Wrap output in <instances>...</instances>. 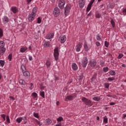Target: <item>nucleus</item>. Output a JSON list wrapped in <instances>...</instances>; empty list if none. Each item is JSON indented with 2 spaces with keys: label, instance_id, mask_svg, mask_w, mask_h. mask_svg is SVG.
I'll return each instance as SVG.
<instances>
[{
  "label": "nucleus",
  "instance_id": "1",
  "mask_svg": "<svg viewBox=\"0 0 126 126\" xmlns=\"http://www.w3.org/2000/svg\"><path fill=\"white\" fill-rule=\"evenodd\" d=\"M82 101H83V102H84L85 104L87 105V106H90V107H91V106H92V105H93L92 104V102H91V100L88 99V98H87L86 97H83L82 99Z\"/></svg>",
  "mask_w": 126,
  "mask_h": 126
},
{
  "label": "nucleus",
  "instance_id": "2",
  "mask_svg": "<svg viewBox=\"0 0 126 126\" xmlns=\"http://www.w3.org/2000/svg\"><path fill=\"white\" fill-rule=\"evenodd\" d=\"M54 56L55 58L56 61H58L59 60V56L60 53H59V47H56L54 50Z\"/></svg>",
  "mask_w": 126,
  "mask_h": 126
},
{
  "label": "nucleus",
  "instance_id": "3",
  "mask_svg": "<svg viewBox=\"0 0 126 126\" xmlns=\"http://www.w3.org/2000/svg\"><path fill=\"white\" fill-rule=\"evenodd\" d=\"M87 63H88V59L87 57H84L82 61V66L83 67H86Z\"/></svg>",
  "mask_w": 126,
  "mask_h": 126
},
{
  "label": "nucleus",
  "instance_id": "4",
  "mask_svg": "<svg viewBox=\"0 0 126 126\" xmlns=\"http://www.w3.org/2000/svg\"><path fill=\"white\" fill-rule=\"evenodd\" d=\"M59 41L61 44H63L66 41V37L64 35H61L59 37Z\"/></svg>",
  "mask_w": 126,
  "mask_h": 126
},
{
  "label": "nucleus",
  "instance_id": "5",
  "mask_svg": "<svg viewBox=\"0 0 126 126\" xmlns=\"http://www.w3.org/2000/svg\"><path fill=\"white\" fill-rule=\"evenodd\" d=\"M60 9L58 8V7L55 8L53 11V14L54 16H55L56 17H58V16L60 15Z\"/></svg>",
  "mask_w": 126,
  "mask_h": 126
},
{
  "label": "nucleus",
  "instance_id": "6",
  "mask_svg": "<svg viewBox=\"0 0 126 126\" xmlns=\"http://www.w3.org/2000/svg\"><path fill=\"white\" fill-rule=\"evenodd\" d=\"M23 74L26 79H28V78H30V72L28 71L23 72Z\"/></svg>",
  "mask_w": 126,
  "mask_h": 126
},
{
  "label": "nucleus",
  "instance_id": "7",
  "mask_svg": "<svg viewBox=\"0 0 126 126\" xmlns=\"http://www.w3.org/2000/svg\"><path fill=\"white\" fill-rule=\"evenodd\" d=\"M94 1H95V0H91L90 3L88 4V7L87 8V11H88V12L90 10V9H91L92 4L94 3Z\"/></svg>",
  "mask_w": 126,
  "mask_h": 126
},
{
  "label": "nucleus",
  "instance_id": "8",
  "mask_svg": "<svg viewBox=\"0 0 126 126\" xmlns=\"http://www.w3.org/2000/svg\"><path fill=\"white\" fill-rule=\"evenodd\" d=\"M97 64V62L95 60H91L90 63V65L92 67H95V65Z\"/></svg>",
  "mask_w": 126,
  "mask_h": 126
},
{
  "label": "nucleus",
  "instance_id": "9",
  "mask_svg": "<svg viewBox=\"0 0 126 126\" xmlns=\"http://www.w3.org/2000/svg\"><path fill=\"white\" fill-rule=\"evenodd\" d=\"M82 48V43H79L76 46V52H80V49Z\"/></svg>",
  "mask_w": 126,
  "mask_h": 126
},
{
  "label": "nucleus",
  "instance_id": "10",
  "mask_svg": "<svg viewBox=\"0 0 126 126\" xmlns=\"http://www.w3.org/2000/svg\"><path fill=\"white\" fill-rule=\"evenodd\" d=\"M36 16H34L33 15H32V14H31L29 15V17H28V20L30 22H32V21H33V20H34V18Z\"/></svg>",
  "mask_w": 126,
  "mask_h": 126
},
{
  "label": "nucleus",
  "instance_id": "11",
  "mask_svg": "<svg viewBox=\"0 0 126 126\" xmlns=\"http://www.w3.org/2000/svg\"><path fill=\"white\" fill-rule=\"evenodd\" d=\"M69 9H70V7L68 5H66L64 8V14L65 15H67V13L69 12Z\"/></svg>",
  "mask_w": 126,
  "mask_h": 126
},
{
  "label": "nucleus",
  "instance_id": "12",
  "mask_svg": "<svg viewBox=\"0 0 126 126\" xmlns=\"http://www.w3.org/2000/svg\"><path fill=\"white\" fill-rule=\"evenodd\" d=\"M54 33H50L46 35V39H47L48 40H50V39H52V38L54 37Z\"/></svg>",
  "mask_w": 126,
  "mask_h": 126
},
{
  "label": "nucleus",
  "instance_id": "13",
  "mask_svg": "<svg viewBox=\"0 0 126 126\" xmlns=\"http://www.w3.org/2000/svg\"><path fill=\"white\" fill-rule=\"evenodd\" d=\"M115 7V4L113 3H109L107 6V8L109 9V8L113 9Z\"/></svg>",
  "mask_w": 126,
  "mask_h": 126
},
{
  "label": "nucleus",
  "instance_id": "14",
  "mask_svg": "<svg viewBox=\"0 0 126 126\" xmlns=\"http://www.w3.org/2000/svg\"><path fill=\"white\" fill-rule=\"evenodd\" d=\"M9 21V19H8V17L6 16H4V18L3 19V23L6 24L8 23V22Z\"/></svg>",
  "mask_w": 126,
  "mask_h": 126
},
{
  "label": "nucleus",
  "instance_id": "15",
  "mask_svg": "<svg viewBox=\"0 0 126 126\" xmlns=\"http://www.w3.org/2000/svg\"><path fill=\"white\" fill-rule=\"evenodd\" d=\"M72 68L73 70H76L77 69H78V67L77 66V65L76 64V63H73L72 64Z\"/></svg>",
  "mask_w": 126,
  "mask_h": 126
},
{
  "label": "nucleus",
  "instance_id": "16",
  "mask_svg": "<svg viewBox=\"0 0 126 126\" xmlns=\"http://www.w3.org/2000/svg\"><path fill=\"white\" fill-rule=\"evenodd\" d=\"M11 10L13 12V13H16L18 12V9L16 7H12L11 8Z\"/></svg>",
  "mask_w": 126,
  "mask_h": 126
},
{
  "label": "nucleus",
  "instance_id": "17",
  "mask_svg": "<svg viewBox=\"0 0 126 126\" xmlns=\"http://www.w3.org/2000/svg\"><path fill=\"white\" fill-rule=\"evenodd\" d=\"M21 69L22 70V72H25V71H27V69H26V67L24 64H22L21 66Z\"/></svg>",
  "mask_w": 126,
  "mask_h": 126
},
{
  "label": "nucleus",
  "instance_id": "18",
  "mask_svg": "<svg viewBox=\"0 0 126 126\" xmlns=\"http://www.w3.org/2000/svg\"><path fill=\"white\" fill-rule=\"evenodd\" d=\"M19 83H20V84H21L22 85H24V86H23V87L24 88H25L26 87H25V85L26 84L25 81H23V80H20Z\"/></svg>",
  "mask_w": 126,
  "mask_h": 126
},
{
  "label": "nucleus",
  "instance_id": "19",
  "mask_svg": "<svg viewBox=\"0 0 126 126\" xmlns=\"http://www.w3.org/2000/svg\"><path fill=\"white\" fill-rule=\"evenodd\" d=\"M36 12H37V8L36 7H34L32 9V11L31 13V14L32 15H34V16H36Z\"/></svg>",
  "mask_w": 126,
  "mask_h": 126
},
{
  "label": "nucleus",
  "instance_id": "20",
  "mask_svg": "<svg viewBox=\"0 0 126 126\" xmlns=\"http://www.w3.org/2000/svg\"><path fill=\"white\" fill-rule=\"evenodd\" d=\"M84 47L86 52H88V51H89V47H88V45H87L86 42L84 43Z\"/></svg>",
  "mask_w": 126,
  "mask_h": 126
},
{
  "label": "nucleus",
  "instance_id": "21",
  "mask_svg": "<svg viewBox=\"0 0 126 126\" xmlns=\"http://www.w3.org/2000/svg\"><path fill=\"white\" fill-rule=\"evenodd\" d=\"M50 46H51V45L50 44V41L45 42L44 44V47H45V48H48V47H50Z\"/></svg>",
  "mask_w": 126,
  "mask_h": 126
},
{
  "label": "nucleus",
  "instance_id": "22",
  "mask_svg": "<svg viewBox=\"0 0 126 126\" xmlns=\"http://www.w3.org/2000/svg\"><path fill=\"white\" fill-rule=\"evenodd\" d=\"M0 55H3L5 53L6 49L5 48H0Z\"/></svg>",
  "mask_w": 126,
  "mask_h": 126
},
{
  "label": "nucleus",
  "instance_id": "23",
  "mask_svg": "<svg viewBox=\"0 0 126 126\" xmlns=\"http://www.w3.org/2000/svg\"><path fill=\"white\" fill-rule=\"evenodd\" d=\"M72 98H73V96H72V95L67 96L65 98V101H67V100L71 101L72 100Z\"/></svg>",
  "mask_w": 126,
  "mask_h": 126
},
{
  "label": "nucleus",
  "instance_id": "24",
  "mask_svg": "<svg viewBox=\"0 0 126 126\" xmlns=\"http://www.w3.org/2000/svg\"><path fill=\"white\" fill-rule=\"evenodd\" d=\"M96 78H97V73H95L94 75L92 77L91 80L92 82H93L95 80V79H96Z\"/></svg>",
  "mask_w": 126,
  "mask_h": 126
},
{
  "label": "nucleus",
  "instance_id": "25",
  "mask_svg": "<svg viewBox=\"0 0 126 126\" xmlns=\"http://www.w3.org/2000/svg\"><path fill=\"white\" fill-rule=\"evenodd\" d=\"M4 45H5L4 42L2 41H0V49L4 48Z\"/></svg>",
  "mask_w": 126,
  "mask_h": 126
},
{
  "label": "nucleus",
  "instance_id": "26",
  "mask_svg": "<svg viewBox=\"0 0 126 126\" xmlns=\"http://www.w3.org/2000/svg\"><path fill=\"white\" fill-rule=\"evenodd\" d=\"M28 48L26 47H22L20 49V52L21 53H24Z\"/></svg>",
  "mask_w": 126,
  "mask_h": 126
},
{
  "label": "nucleus",
  "instance_id": "27",
  "mask_svg": "<svg viewBox=\"0 0 126 126\" xmlns=\"http://www.w3.org/2000/svg\"><path fill=\"white\" fill-rule=\"evenodd\" d=\"M23 120V118L22 117H19L16 119V122L18 123V124H20L21 123V121Z\"/></svg>",
  "mask_w": 126,
  "mask_h": 126
},
{
  "label": "nucleus",
  "instance_id": "28",
  "mask_svg": "<svg viewBox=\"0 0 126 126\" xmlns=\"http://www.w3.org/2000/svg\"><path fill=\"white\" fill-rule=\"evenodd\" d=\"M93 99L94 100V101H97V102L100 101L101 100V98L98 97L97 96H95L93 98Z\"/></svg>",
  "mask_w": 126,
  "mask_h": 126
},
{
  "label": "nucleus",
  "instance_id": "29",
  "mask_svg": "<svg viewBox=\"0 0 126 126\" xmlns=\"http://www.w3.org/2000/svg\"><path fill=\"white\" fill-rule=\"evenodd\" d=\"M57 121L58 123H61L62 121H63V118L61 116L59 117L57 119Z\"/></svg>",
  "mask_w": 126,
  "mask_h": 126
},
{
  "label": "nucleus",
  "instance_id": "30",
  "mask_svg": "<svg viewBox=\"0 0 126 126\" xmlns=\"http://www.w3.org/2000/svg\"><path fill=\"white\" fill-rule=\"evenodd\" d=\"M109 74L110 75H116V72L114 70H111L109 72Z\"/></svg>",
  "mask_w": 126,
  "mask_h": 126
},
{
  "label": "nucleus",
  "instance_id": "31",
  "mask_svg": "<svg viewBox=\"0 0 126 126\" xmlns=\"http://www.w3.org/2000/svg\"><path fill=\"white\" fill-rule=\"evenodd\" d=\"M103 122L105 124H107L108 123V118H107V116H105L103 118Z\"/></svg>",
  "mask_w": 126,
  "mask_h": 126
},
{
  "label": "nucleus",
  "instance_id": "32",
  "mask_svg": "<svg viewBox=\"0 0 126 126\" xmlns=\"http://www.w3.org/2000/svg\"><path fill=\"white\" fill-rule=\"evenodd\" d=\"M65 4H63V3H61V4H59V6L60 8H61V9H63L64 8V6Z\"/></svg>",
  "mask_w": 126,
  "mask_h": 126
},
{
  "label": "nucleus",
  "instance_id": "33",
  "mask_svg": "<svg viewBox=\"0 0 126 126\" xmlns=\"http://www.w3.org/2000/svg\"><path fill=\"white\" fill-rule=\"evenodd\" d=\"M40 95L42 98H45V92L44 91H40Z\"/></svg>",
  "mask_w": 126,
  "mask_h": 126
},
{
  "label": "nucleus",
  "instance_id": "34",
  "mask_svg": "<svg viewBox=\"0 0 126 126\" xmlns=\"http://www.w3.org/2000/svg\"><path fill=\"white\" fill-rule=\"evenodd\" d=\"M3 36V31H2V29H0V38L2 37Z\"/></svg>",
  "mask_w": 126,
  "mask_h": 126
},
{
  "label": "nucleus",
  "instance_id": "35",
  "mask_svg": "<svg viewBox=\"0 0 126 126\" xmlns=\"http://www.w3.org/2000/svg\"><path fill=\"white\" fill-rule=\"evenodd\" d=\"M83 77H84V75H83V73H82L81 74V75H80L79 77H78V79L79 80H82V79H83Z\"/></svg>",
  "mask_w": 126,
  "mask_h": 126
},
{
  "label": "nucleus",
  "instance_id": "36",
  "mask_svg": "<svg viewBox=\"0 0 126 126\" xmlns=\"http://www.w3.org/2000/svg\"><path fill=\"white\" fill-rule=\"evenodd\" d=\"M6 122L8 123V124H10V119H9V116L7 115L6 116Z\"/></svg>",
  "mask_w": 126,
  "mask_h": 126
},
{
  "label": "nucleus",
  "instance_id": "37",
  "mask_svg": "<svg viewBox=\"0 0 126 126\" xmlns=\"http://www.w3.org/2000/svg\"><path fill=\"white\" fill-rule=\"evenodd\" d=\"M62 3H63V4H65V0H60L59 4H62Z\"/></svg>",
  "mask_w": 126,
  "mask_h": 126
},
{
  "label": "nucleus",
  "instance_id": "38",
  "mask_svg": "<svg viewBox=\"0 0 126 126\" xmlns=\"http://www.w3.org/2000/svg\"><path fill=\"white\" fill-rule=\"evenodd\" d=\"M8 60H9V61H11L12 60V54H10L8 56Z\"/></svg>",
  "mask_w": 126,
  "mask_h": 126
},
{
  "label": "nucleus",
  "instance_id": "39",
  "mask_svg": "<svg viewBox=\"0 0 126 126\" xmlns=\"http://www.w3.org/2000/svg\"><path fill=\"white\" fill-rule=\"evenodd\" d=\"M85 4V3L79 4L80 8H83V7H84Z\"/></svg>",
  "mask_w": 126,
  "mask_h": 126
},
{
  "label": "nucleus",
  "instance_id": "40",
  "mask_svg": "<svg viewBox=\"0 0 126 126\" xmlns=\"http://www.w3.org/2000/svg\"><path fill=\"white\" fill-rule=\"evenodd\" d=\"M4 61L2 60H0V64L1 66H3L4 65Z\"/></svg>",
  "mask_w": 126,
  "mask_h": 126
},
{
  "label": "nucleus",
  "instance_id": "41",
  "mask_svg": "<svg viewBox=\"0 0 126 126\" xmlns=\"http://www.w3.org/2000/svg\"><path fill=\"white\" fill-rule=\"evenodd\" d=\"M104 72H107L109 70V67H105L103 68Z\"/></svg>",
  "mask_w": 126,
  "mask_h": 126
},
{
  "label": "nucleus",
  "instance_id": "42",
  "mask_svg": "<svg viewBox=\"0 0 126 126\" xmlns=\"http://www.w3.org/2000/svg\"><path fill=\"white\" fill-rule=\"evenodd\" d=\"M108 80L109 81H113L115 80V77H108Z\"/></svg>",
  "mask_w": 126,
  "mask_h": 126
},
{
  "label": "nucleus",
  "instance_id": "43",
  "mask_svg": "<svg viewBox=\"0 0 126 126\" xmlns=\"http://www.w3.org/2000/svg\"><path fill=\"white\" fill-rule=\"evenodd\" d=\"M38 33H42V34H44L45 33V29H42L41 31H38Z\"/></svg>",
  "mask_w": 126,
  "mask_h": 126
},
{
  "label": "nucleus",
  "instance_id": "44",
  "mask_svg": "<svg viewBox=\"0 0 126 126\" xmlns=\"http://www.w3.org/2000/svg\"><path fill=\"white\" fill-rule=\"evenodd\" d=\"M111 24H112V27H115V22L114 21V20L113 19H111Z\"/></svg>",
  "mask_w": 126,
  "mask_h": 126
},
{
  "label": "nucleus",
  "instance_id": "45",
  "mask_svg": "<svg viewBox=\"0 0 126 126\" xmlns=\"http://www.w3.org/2000/svg\"><path fill=\"white\" fill-rule=\"evenodd\" d=\"M104 45L106 48H108V47H109V45H110V44L109 43V42H108L107 41H106L104 42Z\"/></svg>",
  "mask_w": 126,
  "mask_h": 126
},
{
  "label": "nucleus",
  "instance_id": "46",
  "mask_svg": "<svg viewBox=\"0 0 126 126\" xmlns=\"http://www.w3.org/2000/svg\"><path fill=\"white\" fill-rule=\"evenodd\" d=\"M81 3H85V0H79V4Z\"/></svg>",
  "mask_w": 126,
  "mask_h": 126
},
{
  "label": "nucleus",
  "instance_id": "47",
  "mask_svg": "<svg viewBox=\"0 0 126 126\" xmlns=\"http://www.w3.org/2000/svg\"><path fill=\"white\" fill-rule=\"evenodd\" d=\"M95 17L96 18H100V17H101V14L99 13H96Z\"/></svg>",
  "mask_w": 126,
  "mask_h": 126
},
{
  "label": "nucleus",
  "instance_id": "48",
  "mask_svg": "<svg viewBox=\"0 0 126 126\" xmlns=\"http://www.w3.org/2000/svg\"><path fill=\"white\" fill-rule=\"evenodd\" d=\"M33 116L35 117V118H37V119L39 118V114L38 113H33Z\"/></svg>",
  "mask_w": 126,
  "mask_h": 126
},
{
  "label": "nucleus",
  "instance_id": "49",
  "mask_svg": "<svg viewBox=\"0 0 126 126\" xmlns=\"http://www.w3.org/2000/svg\"><path fill=\"white\" fill-rule=\"evenodd\" d=\"M41 22H42V20H41V18L40 17H38L37 18V23H38V24H40Z\"/></svg>",
  "mask_w": 126,
  "mask_h": 126
},
{
  "label": "nucleus",
  "instance_id": "50",
  "mask_svg": "<svg viewBox=\"0 0 126 126\" xmlns=\"http://www.w3.org/2000/svg\"><path fill=\"white\" fill-rule=\"evenodd\" d=\"M32 95V96H33L34 98H36V97H37V93H33Z\"/></svg>",
  "mask_w": 126,
  "mask_h": 126
},
{
  "label": "nucleus",
  "instance_id": "51",
  "mask_svg": "<svg viewBox=\"0 0 126 126\" xmlns=\"http://www.w3.org/2000/svg\"><path fill=\"white\" fill-rule=\"evenodd\" d=\"M104 86H105V88H109V83H105L104 84Z\"/></svg>",
  "mask_w": 126,
  "mask_h": 126
},
{
  "label": "nucleus",
  "instance_id": "52",
  "mask_svg": "<svg viewBox=\"0 0 126 126\" xmlns=\"http://www.w3.org/2000/svg\"><path fill=\"white\" fill-rule=\"evenodd\" d=\"M96 40H97V41H101V37H100V35H97L96 37Z\"/></svg>",
  "mask_w": 126,
  "mask_h": 126
},
{
  "label": "nucleus",
  "instance_id": "53",
  "mask_svg": "<svg viewBox=\"0 0 126 126\" xmlns=\"http://www.w3.org/2000/svg\"><path fill=\"white\" fill-rule=\"evenodd\" d=\"M46 64L47 66H50V65H51V62H50V61H47L46 63Z\"/></svg>",
  "mask_w": 126,
  "mask_h": 126
},
{
  "label": "nucleus",
  "instance_id": "54",
  "mask_svg": "<svg viewBox=\"0 0 126 126\" xmlns=\"http://www.w3.org/2000/svg\"><path fill=\"white\" fill-rule=\"evenodd\" d=\"M1 118H3L4 121H5V117H6L5 114H1Z\"/></svg>",
  "mask_w": 126,
  "mask_h": 126
},
{
  "label": "nucleus",
  "instance_id": "55",
  "mask_svg": "<svg viewBox=\"0 0 126 126\" xmlns=\"http://www.w3.org/2000/svg\"><path fill=\"white\" fill-rule=\"evenodd\" d=\"M124 57V55L123 54H119L118 57V59H122V58Z\"/></svg>",
  "mask_w": 126,
  "mask_h": 126
},
{
  "label": "nucleus",
  "instance_id": "56",
  "mask_svg": "<svg viewBox=\"0 0 126 126\" xmlns=\"http://www.w3.org/2000/svg\"><path fill=\"white\" fill-rule=\"evenodd\" d=\"M47 122L48 123V124H52V120L47 119Z\"/></svg>",
  "mask_w": 126,
  "mask_h": 126
},
{
  "label": "nucleus",
  "instance_id": "57",
  "mask_svg": "<svg viewBox=\"0 0 126 126\" xmlns=\"http://www.w3.org/2000/svg\"><path fill=\"white\" fill-rule=\"evenodd\" d=\"M59 80V77L55 76V81H58V80Z\"/></svg>",
  "mask_w": 126,
  "mask_h": 126
},
{
  "label": "nucleus",
  "instance_id": "58",
  "mask_svg": "<svg viewBox=\"0 0 126 126\" xmlns=\"http://www.w3.org/2000/svg\"><path fill=\"white\" fill-rule=\"evenodd\" d=\"M56 126H62V123L58 122V124Z\"/></svg>",
  "mask_w": 126,
  "mask_h": 126
},
{
  "label": "nucleus",
  "instance_id": "59",
  "mask_svg": "<svg viewBox=\"0 0 126 126\" xmlns=\"http://www.w3.org/2000/svg\"><path fill=\"white\" fill-rule=\"evenodd\" d=\"M123 12L124 13H125V14H126V8H124V9H123Z\"/></svg>",
  "mask_w": 126,
  "mask_h": 126
},
{
  "label": "nucleus",
  "instance_id": "60",
  "mask_svg": "<svg viewBox=\"0 0 126 126\" xmlns=\"http://www.w3.org/2000/svg\"><path fill=\"white\" fill-rule=\"evenodd\" d=\"M95 44H96V46H97V47H98V46H100V42H96V43H95Z\"/></svg>",
  "mask_w": 126,
  "mask_h": 126
},
{
  "label": "nucleus",
  "instance_id": "61",
  "mask_svg": "<svg viewBox=\"0 0 126 126\" xmlns=\"http://www.w3.org/2000/svg\"><path fill=\"white\" fill-rule=\"evenodd\" d=\"M31 87H30V90H32V88H32V86H33V83H31Z\"/></svg>",
  "mask_w": 126,
  "mask_h": 126
},
{
  "label": "nucleus",
  "instance_id": "62",
  "mask_svg": "<svg viewBox=\"0 0 126 126\" xmlns=\"http://www.w3.org/2000/svg\"><path fill=\"white\" fill-rule=\"evenodd\" d=\"M33 0H27V1L28 2V4H29L30 2H31V1Z\"/></svg>",
  "mask_w": 126,
  "mask_h": 126
},
{
  "label": "nucleus",
  "instance_id": "63",
  "mask_svg": "<svg viewBox=\"0 0 126 126\" xmlns=\"http://www.w3.org/2000/svg\"><path fill=\"white\" fill-rule=\"evenodd\" d=\"M29 61H32V56H29Z\"/></svg>",
  "mask_w": 126,
  "mask_h": 126
},
{
  "label": "nucleus",
  "instance_id": "64",
  "mask_svg": "<svg viewBox=\"0 0 126 126\" xmlns=\"http://www.w3.org/2000/svg\"><path fill=\"white\" fill-rule=\"evenodd\" d=\"M40 88H41V89H45V87H44L42 85H40Z\"/></svg>",
  "mask_w": 126,
  "mask_h": 126
}]
</instances>
